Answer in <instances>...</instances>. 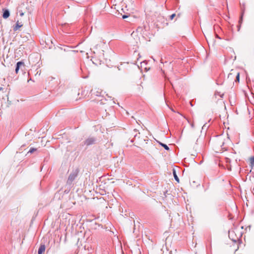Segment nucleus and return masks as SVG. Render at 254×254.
Wrapping results in <instances>:
<instances>
[{
  "label": "nucleus",
  "mask_w": 254,
  "mask_h": 254,
  "mask_svg": "<svg viewBox=\"0 0 254 254\" xmlns=\"http://www.w3.org/2000/svg\"><path fill=\"white\" fill-rule=\"evenodd\" d=\"M251 163H253V162H254V157H252L251 158Z\"/></svg>",
  "instance_id": "nucleus-17"
},
{
  "label": "nucleus",
  "mask_w": 254,
  "mask_h": 254,
  "mask_svg": "<svg viewBox=\"0 0 254 254\" xmlns=\"http://www.w3.org/2000/svg\"><path fill=\"white\" fill-rule=\"evenodd\" d=\"M21 65H24V63L23 62L20 61V62H18L16 63V67H15V72L16 73H18V72L19 70L20 67Z\"/></svg>",
  "instance_id": "nucleus-5"
},
{
  "label": "nucleus",
  "mask_w": 254,
  "mask_h": 254,
  "mask_svg": "<svg viewBox=\"0 0 254 254\" xmlns=\"http://www.w3.org/2000/svg\"><path fill=\"white\" fill-rule=\"evenodd\" d=\"M176 16V14H172L171 15H170V19L172 20L174 17L175 16Z\"/></svg>",
  "instance_id": "nucleus-15"
},
{
  "label": "nucleus",
  "mask_w": 254,
  "mask_h": 254,
  "mask_svg": "<svg viewBox=\"0 0 254 254\" xmlns=\"http://www.w3.org/2000/svg\"><path fill=\"white\" fill-rule=\"evenodd\" d=\"M1 89H2V88H1V87H0V90Z\"/></svg>",
  "instance_id": "nucleus-24"
},
{
  "label": "nucleus",
  "mask_w": 254,
  "mask_h": 254,
  "mask_svg": "<svg viewBox=\"0 0 254 254\" xmlns=\"http://www.w3.org/2000/svg\"><path fill=\"white\" fill-rule=\"evenodd\" d=\"M221 98H223V94H222V95H220Z\"/></svg>",
  "instance_id": "nucleus-21"
},
{
  "label": "nucleus",
  "mask_w": 254,
  "mask_h": 254,
  "mask_svg": "<svg viewBox=\"0 0 254 254\" xmlns=\"http://www.w3.org/2000/svg\"><path fill=\"white\" fill-rule=\"evenodd\" d=\"M239 80H240V74H239V73H237L236 81H237L239 82Z\"/></svg>",
  "instance_id": "nucleus-13"
},
{
  "label": "nucleus",
  "mask_w": 254,
  "mask_h": 254,
  "mask_svg": "<svg viewBox=\"0 0 254 254\" xmlns=\"http://www.w3.org/2000/svg\"><path fill=\"white\" fill-rule=\"evenodd\" d=\"M46 247L44 244L41 245L39 249L38 254H43V253L45 251Z\"/></svg>",
  "instance_id": "nucleus-6"
},
{
  "label": "nucleus",
  "mask_w": 254,
  "mask_h": 254,
  "mask_svg": "<svg viewBox=\"0 0 254 254\" xmlns=\"http://www.w3.org/2000/svg\"><path fill=\"white\" fill-rule=\"evenodd\" d=\"M10 15V12L8 9H3L2 17L4 19L7 18Z\"/></svg>",
  "instance_id": "nucleus-4"
},
{
  "label": "nucleus",
  "mask_w": 254,
  "mask_h": 254,
  "mask_svg": "<svg viewBox=\"0 0 254 254\" xmlns=\"http://www.w3.org/2000/svg\"><path fill=\"white\" fill-rule=\"evenodd\" d=\"M240 25H239V26H238V31H239V30H240Z\"/></svg>",
  "instance_id": "nucleus-20"
},
{
  "label": "nucleus",
  "mask_w": 254,
  "mask_h": 254,
  "mask_svg": "<svg viewBox=\"0 0 254 254\" xmlns=\"http://www.w3.org/2000/svg\"><path fill=\"white\" fill-rule=\"evenodd\" d=\"M23 15H24V13H23V12H21V13H20V15L21 16H22Z\"/></svg>",
  "instance_id": "nucleus-18"
},
{
  "label": "nucleus",
  "mask_w": 254,
  "mask_h": 254,
  "mask_svg": "<svg viewBox=\"0 0 254 254\" xmlns=\"http://www.w3.org/2000/svg\"><path fill=\"white\" fill-rule=\"evenodd\" d=\"M79 171V169L78 168H76L70 173L66 182L67 185L69 186H71L72 185L73 182L78 176Z\"/></svg>",
  "instance_id": "nucleus-1"
},
{
  "label": "nucleus",
  "mask_w": 254,
  "mask_h": 254,
  "mask_svg": "<svg viewBox=\"0 0 254 254\" xmlns=\"http://www.w3.org/2000/svg\"><path fill=\"white\" fill-rule=\"evenodd\" d=\"M217 38L220 39V38L218 36H217Z\"/></svg>",
  "instance_id": "nucleus-23"
},
{
  "label": "nucleus",
  "mask_w": 254,
  "mask_h": 254,
  "mask_svg": "<svg viewBox=\"0 0 254 254\" xmlns=\"http://www.w3.org/2000/svg\"><path fill=\"white\" fill-rule=\"evenodd\" d=\"M245 10V4H243V6H241V11H242V12H241V17H240V20H239V21L240 24L242 22L243 16L244 14Z\"/></svg>",
  "instance_id": "nucleus-7"
},
{
  "label": "nucleus",
  "mask_w": 254,
  "mask_h": 254,
  "mask_svg": "<svg viewBox=\"0 0 254 254\" xmlns=\"http://www.w3.org/2000/svg\"><path fill=\"white\" fill-rule=\"evenodd\" d=\"M173 176H174V179L175 180L178 182L179 183V179L177 175V173H176V172L175 171V169H173Z\"/></svg>",
  "instance_id": "nucleus-9"
},
{
  "label": "nucleus",
  "mask_w": 254,
  "mask_h": 254,
  "mask_svg": "<svg viewBox=\"0 0 254 254\" xmlns=\"http://www.w3.org/2000/svg\"><path fill=\"white\" fill-rule=\"evenodd\" d=\"M241 236V234L239 235V236H237L234 230L229 231V237L234 242H237L239 241Z\"/></svg>",
  "instance_id": "nucleus-3"
},
{
  "label": "nucleus",
  "mask_w": 254,
  "mask_h": 254,
  "mask_svg": "<svg viewBox=\"0 0 254 254\" xmlns=\"http://www.w3.org/2000/svg\"><path fill=\"white\" fill-rule=\"evenodd\" d=\"M22 24L20 23L18 21H17L16 23V24L15 26H13V30L14 31H17L19 28L21 27L22 26Z\"/></svg>",
  "instance_id": "nucleus-8"
},
{
  "label": "nucleus",
  "mask_w": 254,
  "mask_h": 254,
  "mask_svg": "<svg viewBox=\"0 0 254 254\" xmlns=\"http://www.w3.org/2000/svg\"><path fill=\"white\" fill-rule=\"evenodd\" d=\"M191 127H194V124H193V123H192V124H191Z\"/></svg>",
  "instance_id": "nucleus-19"
},
{
  "label": "nucleus",
  "mask_w": 254,
  "mask_h": 254,
  "mask_svg": "<svg viewBox=\"0 0 254 254\" xmlns=\"http://www.w3.org/2000/svg\"><path fill=\"white\" fill-rule=\"evenodd\" d=\"M142 30V27H138L137 29H136V31L137 32H141V31Z\"/></svg>",
  "instance_id": "nucleus-14"
},
{
  "label": "nucleus",
  "mask_w": 254,
  "mask_h": 254,
  "mask_svg": "<svg viewBox=\"0 0 254 254\" xmlns=\"http://www.w3.org/2000/svg\"><path fill=\"white\" fill-rule=\"evenodd\" d=\"M97 141V139L96 137L90 136L85 139V140L81 143V145L82 146L86 145V146H89L96 144Z\"/></svg>",
  "instance_id": "nucleus-2"
},
{
  "label": "nucleus",
  "mask_w": 254,
  "mask_h": 254,
  "mask_svg": "<svg viewBox=\"0 0 254 254\" xmlns=\"http://www.w3.org/2000/svg\"><path fill=\"white\" fill-rule=\"evenodd\" d=\"M206 127V124H205V125H203V127H202V128H203V127Z\"/></svg>",
  "instance_id": "nucleus-22"
},
{
  "label": "nucleus",
  "mask_w": 254,
  "mask_h": 254,
  "mask_svg": "<svg viewBox=\"0 0 254 254\" xmlns=\"http://www.w3.org/2000/svg\"><path fill=\"white\" fill-rule=\"evenodd\" d=\"M159 143L161 146L163 147L166 150H169V147L166 144L163 143L161 142H159Z\"/></svg>",
  "instance_id": "nucleus-10"
},
{
  "label": "nucleus",
  "mask_w": 254,
  "mask_h": 254,
  "mask_svg": "<svg viewBox=\"0 0 254 254\" xmlns=\"http://www.w3.org/2000/svg\"><path fill=\"white\" fill-rule=\"evenodd\" d=\"M37 150V149L36 148H31L30 149V150H29V151L28 152V153H33L34 151H36Z\"/></svg>",
  "instance_id": "nucleus-11"
},
{
  "label": "nucleus",
  "mask_w": 254,
  "mask_h": 254,
  "mask_svg": "<svg viewBox=\"0 0 254 254\" xmlns=\"http://www.w3.org/2000/svg\"><path fill=\"white\" fill-rule=\"evenodd\" d=\"M127 17H128V15H123L122 16V18H123V19H125V18H127Z\"/></svg>",
  "instance_id": "nucleus-16"
},
{
  "label": "nucleus",
  "mask_w": 254,
  "mask_h": 254,
  "mask_svg": "<svg viewBox=\"0 0 254 254\" xmlns=\"http://www.w3.org/2000/svg\"><path fill=\"white\" fill-rule=\"evenodd\" d=\"M133 134H134V136L135 138L137 136H138V135L137 133V130L136 129L133 130Z\"/></svg>",
  "instance_id": "nucleus-12"
}]
</instances>
